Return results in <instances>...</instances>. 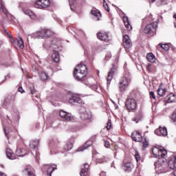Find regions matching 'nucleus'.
I'll use <instances>...</instances> for the list:
<instances>
[{
  "mask_svg": "<svg viewBox=\"0 0 176 176\" xmlns=\"http://www.w3.org/2000/svg\"><path fill=\"white\" fill-rule=\"evenodd\" d=\"M155 168H158L157 171L161 173H167L171 171V170H175L176 168V155H171L168 160V165L166 162L162 164H155Z\"/></svg>",
  "mask_w": 176,
  "mask_h": 176,
  "instance_id": "nucleus-1",
  "label": "nucleus"
},
{
  "mask_svg": "<svg viewBox=\"0 0 176 176\" xmlns=\"http://www.w3.org/2000/svg\"><path fill=\"white\" fill-rule=\"evenodd\" d=\"M58 45H60V41H58L57 39H54L52 41L50 45H49V43H45L43 44V47L45 49H52L54 50V53L52 55V58L54 63H58L60 61V54L58 52L56 51L58 49Z\"/></svg>",
  "mask_w": 176,
  "mask_h": 176,
  "instance_id": "nucleus-2",
  "label": "nucleus"
},
{
  "mask_svg": "<svg viewBox=\"0 0 176 176\" xmlns=\"http://www.w3.org/2000/svg\"><path fill=\"white\" fill-rule=\"evenodd\" d=\"M74 75L76 80H83L86 78V75H87V67L86 65L82 63L78 65L74 69Z\"/></svg>",
  "mask_w": 176,
  "mask_h": 176,
  "instance_id": "nucleus-3",
  "label": "nucleus"
},
{
  "mask_svg": "<svg viewBox=\"0 0 176 176\" xmlns=\"http://www.w3.org/2000/svg\"><path fill=\"white\" fill-rule=\"evenodd\" d=\"M131 83V76L130 73H126L124 76L120 80L118 83V87L120 93H124L130 84Z\"/></svg>",
  "mask_w": 176,
  "mask_h": 176,
  "instance_id": "nucleus-4",
  "label": "nucleus"
},
{
  "mask_svg": "<svg viewBox=\"0 0 176 176\" xmlns=\"http://www.w3.org/2000/svg\"><path fill=\"white\" fill-rule=\"evenodd\" d=\"M152 153L157 159H164L167 155V151H166V149L160 148L157 146L152 148Z\"/></svg>",
  "mask_w": 176,
  "mask_h": 176,
  "instance_id": "nucleus-5",
  "label": "nucleus"
},
{
  "mask_svg": "<svg viewBox=\"0 0 176 176\" xmlns=\"http://www.w3.org/2000/svg\"><path fill=\"white\" fill-rule=\"evenodd\" d=\"M52 35V31L47 29H43L38 32H36L34 34L35 38H38V39H43L45 38H49Z\"/></svg>",
  "mask_w": 176,
  "mask_h": 176,
  "instance_id": "nucleus-6",
  "label": "nucleus"
},
{
  "mask_svg": "<svg viewBox=\"0 0 176 176\" xmlns=\"http://www.w3.org/2000/svg\"><path fill=\"white\" fill-rule=\"evenodd\" d=\"M125 105L127 111H129V112H131V111H134V109L137 108V102H135V100L133 98H129L126 101Z\"/></svg>",
  "mask_w": 176,
  "mask_h": 176,
  "instance_id": "nucleus-7",
  "label": "nucleus"
},
{
  "mask_svg": "<svg viewBox=\"0 0 176 176\" xmlns=\"http://www.w3.org/2000/svg\"><path fill=\"white\" fill-rule=\"evenodd\" d=\"M50 6V0H38L34 3V7L37 9H45Z\"/></svg>",
  "mask_w": 176,
  "mask_h": 176,
  "instance_id": "nucleus-8",
  "label": "nucleus"
},
{
  "mask_svg": "<svg viewBox=\"0 0 176 176\" xmlns=\"http://www.w3.org/2000/svg\"><path fill=\"white\" fill-rule=\"evenodd\" d=\"M157 28V23L153 22L148 25H147L144 29V34H151V32L155 31Z\"/></svg>",
  "mask_w": 176,
  "mask_h": 176,
  "instance_id": "nucleus-9",
  "label": "nucleus"
},
{
  "mask_svg": "<svg viewBox=\"0 0 176 176\" xmlns=\"http://www.w3.org/2000/svg\"><path fill=\"white\" fill-rule=\"evenodd\" d=\"M59 115L62 119H64V120H66L67 122H71L74 120V116L72 114L67 111L62 110L59 112Z\"/></svg>",
  "mask_w": 176,
  "mask_h": 176,
  "instance_id": "nucleus-10",
  "label": "nucleus"
},
{
  "mask_svg": "<svg viewBox=\"0 0 176 176\" xmlns=\"http://www.w3.org/2000/svg\"><path fill=\"white\" fill-rule=\"evenodd\" d=\"M115 71H116V67L115 66V65H113L111 67V71L109 72L107 77V87H109V85H111V82L112 80V78H113V74H115Z\"/></svg>",
  "mask_w": 176,
  "mask_h": 176,
  "instance_id": "nucleus-11",
  "label": "nucleus"
},
{
  "mask_svg": "<svg viewBox=\"0 0 176 176\" xmlns=\"http://www.w3.org/2000/svg\"><path fill=\"white\" fill-rule=\"evenodd\" d=\"M122 42H123L124 47L126 49H130V47L133 46V43L131 42L130 37L127 34L123 36Z\"/></svg>",
  "mask_w": 176,
  "mask_h": 176,
  "instance_id": "nucleus-12",
  "label": "nucleus"
},
{
  "mask_svg": "<svg viewBox=\"0 0 176 176\" xmlns=\"http://www.w3.org/2000/svg\"><path fill=\"white\" fill-rule=\"evenodd\" d=\"M131 138L135 142H142V135L141 133L137 131H135L131 134Z\"/></svg>",
  "mask_w": 176,
  "mask_h": 176,
  "instance_id": "nucleus-13",
  "label": "nucleus"
},
{
  "mask_svg": "<svg viewBox=\"0 0 176 176\" xmlns=\"http://www.w3.org/2000/svg\"><path fill=\"white\" fill-rule=\"evenodd\" d=\"M97 37L98 39L103 41L104 42H109V41H111L109 35H108V33L106 32H98L97 34Z\"/></svg>",
  "mask_w": 176,
  "mask_h": 176,
  "instance_id": "nucleus-14",
  "label": "nucleus"
},
{
  "mask_svg": "<svg viewBox=\"0 0 176 176\" xmlns=\"http://www.w3.org/2000/svg\"><path fill=\"white\" fill-rule=\"evenodd\" d=\"M44 168H46L47 170V175L52 176V173H53L54 170H57V165L47 164V165H45Z\"/></svg>",
  "mask_w": 176,
  "mask_h": 176,
  "instance_id": "nucleus-15",
  "label": "nucleus"
},
{
  "mask_svg": "<svg viewBox=\"0 0 176 176\" xmlns=\"http://www.w3.org/2000/svg\"><path fill=\"white\" fill-rule=\"evenodd\" d=\"M155 134L160 135V137H165L167 135V128L160 126L155 131Z\"/></svg>",
  "mask_w": 176,
  "mask_h": 176,
  "instance_id": "nucleus-16",
  "label": "nucleus"
},
{
  "mask_svg": "<svg viewBox=\"0 0 176 176\" xmlns=\"http://www.w3.org/2000/svg\"><path fill=\"white\" fill-rule=\"evenodd\" d=\"M80 118L82 120H84L85 126H87V124L91 122V120L90 119V115H89L87 112L82 113Z\"/></svg>",
  "mask_w": 176,
  "mask_h": 176,
  "instance_id": "nucleus-17",
  "label": "nucleus"
},
{
  "mask_svg": "<svg viewBox=\"0 0 176 176\" xmlns=\"http://www.w3.org/2000/svg\"><path fill=\"white\" fill-rule=\"evenodd\" d=\"M69 104H75V102L82 104V99L78 95H74L69 99Z\"/></svg>",
  "mask_w": 176,
  "mask_h": 176,
  "instance_id": "nucleus-18",
  "label": "nucleus"
},
{
  "mask_svg": "<svg viewBox=\"0 0 176 176\" xmlns=\"http://www.w3.org/2000/svg\"><path fill=\"white\" fill-rule=\"evenodd\" d=\"M123 23L127 31H131L133 30V26H131V25L130 24V21H129V17L124 16Z\"/></svg>",
  "mask_w": 176,
  "mask_h": 176,
  "instance_id": "nucleus-19",
  "label": "nucleus"
},
{
  "mask_svg": "<svg viewBox=\"0 0 176 176\" xmlns=\"http://www.w3.org/2000/svg\"><path fill=\"white\" fill-rule=\"evenodd\" d=\"M6 155L8 159H10L11 160H14V159H16V157L15 154L14 153L13 151L10 148H7L6 150Z\"/></svg>",
  "mask_w": 176,
  "mask_h": 176,
  "instance_id": "nucleus-20",
  "label": "nucleus"
},
{
  "mask_svg": "<svg viewBox=\"0 0 176 176\" xmlns=\"http://www.w3.org/2000/svg\"><path fill=\"white\" fill-rule=\"evenodd\" d=\"M16 155L19 157L25 156L27 155V150L24 148H17Z\"/></svg>",
  "mask_w": 176,
  "mask_h": 176,
  "instance_id": "nucleus-21",
  "label": "nucleus"
},
{
  "mask_svg": "<svg viewBox=\"0 0 176 176\" xmlns=\"http://www.w3.org/2000/svg\"><path fill=\"white\" fill-rule=\"evenodd\" d=\"M23 172L25 174H28V176H35L34 170L30 166H28L26 168H25Z\"/></svg>",
  "mask_w": 176,
  "mask_h": 176,
  "instance_id": "nucleus-22",
  "label": "nucleus"
},
{
  "mask_svg": "<svg viewBox=\"0 0 176 176\" xmlns=\"http://www.w3.org/2000/svg\"><path fill=\"white\" fill-rule=\"evenodd\" d=\"M0 12H2L6 17L9 16V12H8V9H6L5 4L2 1H0Z\"/></svg>",
  "mask_w": 176,
  "mask_h": 176,
  "instance_id": "nucleus-23",
  "label": "nucleus"
},
{
  "mask_svg": "<svg viewBox=\"0 0 176 176\" xmlns=\"http://www.w3.org/2000/svg\"><path fill=\"white\" fill-rule=\"evenodd\" d=\"M93 144V142L91 141H88L83 146L80 147L78 150L77 152H83L85 149H87L89 146H91Z\"/></svg>",
  "mask_w": 176,
  "mask_h": 176,
  "instance_id": "nucleus-24",
  "label": "nucleus"
},
{
  "mask_svg": "<svg viewBox=\"0 0 176 176\" xmlns=\"http://www.w3.org/2000/svg\"><path fill=\"white\" fill-rule=\"evenodd\" d=\"M70 9L71 10H75V8H76V6L78 5V1L77 0H68Z\"/></svg>",
  "mask_w": 176,
  "mask_h": 176,
  "instance_id": "nucleus-25",
  "label": "nucleus"
},
{
  "mask_svg": "<svg viewBox=\"0 0 176 176\" xmlns=\"http://www.w3.org/2000/svg\"><path fill=\"white\" fill-rule=\"evenodd\" d=\"M166 100L168 102H174L176 100V95L174 94H170L166 96Z\"/></svg>",
  "mask_w": 176,
  "mask_h": 176,
  "instance_id": "nucleus-26",
  "label": "nucleus"
},
{
  "mask_svg": "<svg viewBox=\"0 0 176 176\" xmlns=\"http://www.w3.org/2000/svg\"><path fill=\"white\" fill-rule=\"evenodd\" d=\"M123 169L124 170V171L130 172L131 171V170H133V165L131 164V163L127 162L124 164Z\"/></svg>",
  "mask_w": 176,
  "mask_h": 176,
  "instance_id": "nucleus-27",
  "label": "nucleus"
},
{
  "mask_svg": "<svg viewBox=\"0 0 176 176\" xmlns=\"http://www.w3.org/2000/svg\"><path fill=\"white\" fill-rule=\"evenodd\" d=\"M146 59L149 63H155L156 61V58L155 57V55L152 53H149L147 54Z\"/></svg>",
  "mask_w": 176,
  "mask_h": 176,
  "instance_id": "nucleus-28",
  "label": "nucleus"
},
{
  "mask_svg": "<svg viewBox=\"0 0 176 176\" xmlns=\"http://www.w3.org/2000/svg\"><path fill=\"white\" fill-rule=\"evenodd\" d=\"M142 119V114L141 113H137L135 117L132 118L133 122H135L136 123H138L140 120Z\"/></svg>",
  "mask_w": 176,
  "mask_h": 176,
  "instance_id": "nucleus-29",
  "label": "nucleus"
},
{
  "mask_svg": "<svg viewBox=\"0 0 176 176\" xmlns=\"http://www.w3.org/2000/svg\"><path fill=\"white\" fill-rule=\"evenodd\" d=\"M91 12L93 16L98 18V20H100V17H101V12L97 10H92Z\"/></svg>",
  "mask_w": 176,
  "mask_h": 176,
  "instance_id": "nucleus-30",
  "label": "nucleus"
},
{
  "mask_svg": "<svg viewBox=\"0 0 176 176\" xmlns=\"http://www.w3.org/2000/svg\"><path fill=\"white\" fill-rule=\"evenodd\" d=\"M23 12L25 14H27V16H29L31 19H34V17H35V14L30 10H23Z\"/></svg>",
  "mask_w": 176,
  "mask_h": 176,
  "instance_id": "nucleus-31",
  "label": "nucleus"
},
{
  "mask_svg": "<svg viewBox=\"0 0 176 176\" xmlns=\"http://www.w3.org/2000/svg\"><path fill=\"white\" fill-rule=\"evenodd\" d=\"M39 76L41 80H47L49 79V74L46 72H41Z\"/></svg>",
  "mask_w": 176,
  "mask_h": 176,
  "instance_id": "nucleus-32",
  "label": "nucleus"
},
{
  "mask_svg": "<svg viewBox=\"0 0 176 176\" xmlns=\"http://www.w3.org/2000/svg\"><path fill=\"white\" fill-rule=\"evenodd\" d=\"M39 144V141L38 140H32L30 143V148L35 149V148H38V145Z\"/></svg>",
  "mask_w": 176,
  "mask_h": 176,
  "instance_id": "nucleus-33",
  "label": "nucleus"
},
{
  "mask_svg": "<svg viewBox=\"0 0 176 176\" xmlns=\"http://www.w3.org/2000/svg\"><path fill=\"white\" fill-rule=\"evenodd\" d=\"M17 43H18V46H19V47H20V49H24V41H23V38L19 37L17 39Z\"/></svg>",
  "mask_w": 176,
  "mask_h": 176,
  "instance_id": "nucleus-34",
  "label": "nucleus"
},
{
  "mask_svg": "<svg viewBox=\"0 0 176 176\" xmlns=\"http://www.w3.org/2000/svg\"><path fill=\"white\" fill-rule=\"evenodd\" d=\"M157 94L160 97H163L166 94V89L159 88L157 89Z\"/></svg>",
  "mask_w": 176,
  "mask_h": 176,
  "instance_id": "nucleus-35",
  "label": "nucleus"
},
{
  "mask_svg": "<svg viewBox=\"0 0 176 176\" xmlns=\"http://www.w3.org/2000/svg\"><path fill=\"white\" fill-rule=\"evenodd\" d=\"M160 46L166 52L170 50V45L168 44H160Z\"/></svg>",
  "mask_w": 176,
  "mask_h": 176,
  "instance_id": "nucleus-36",
  "label": "nucleus"
},
{
  "mask_svg": "<svg viewBox=\"0 0 176 176\" xmlns=\"http://www.w3.org/2000/svg\"><path fill=\"white\" fill-rule=\"evenodd\" d=\"M72 143L67 144L65 146V151H71V149H72Z\"/></svg>",
  "mask_w": 176,
  "mask_h": 176,
  "instance_id": "nucleus-37",
  "label": "nucleus"
},
{
  "mask_svg": "<svg viewBox=\"0 0 176 176\" xmlns=\"http://www.w3.org/2000/svg\"><path fill=\"white\" fill-rule=\"evenodd\" d=\"M112 128V122H111V120H108V122L107 124L106 129L109 131Z\"/></svg>",
  "mask_w": 176,
  "mask_h": 176,
  "instance_id": "nucleus-38",
  "label": "nucleus"
},
{
  "mask_svg": "<svg viewBox=\"0 0 176 176\" xmlns=\"http://www.w3.org/2000/svg\"><path fill=\"white\" fill-rule=\"evenodd\" d=\"M135 158L137 163H138L140 160H141V156L140 155V153H138V152H136V153L135 154Z\"/></svg>",
  "mask_w": 176,
  "mask_h": 176,
  "instance_id": "nucleus-39",
  "label": "nucleus"
},
{
  "mask_svg": "<svg viewBox=\"0 0 176 176\" xmlns=\"http://www.w3.org/2000/svg\"><path fill=\"white\" fill-rule=\"evenodd\" d=\"M149 145V143L148 142V141H146V140H145L143 142H142V146L143 148L145 149V148H148V146Z\"/></svg>",
  "mask_w": 176,
  "mask_h": 176,
  "instance_id": "nucleus-40",
  "label": "nucleus"
},
{
  "mask_svg": "<svg viewBox=\"0 0 176 176\" xmlns=\"http://www.w3.org/2000/svg\"><path fill=\"white\" fill-rule=\"evenodd\" d=\"M150 98L153 100H156V96L153 91H150Z\"/></svg>",
  "mask_w": 176,
  "mask_h": 176,
  "instance_id": "nucleus-41",
  "label": "nucleus"
},
{
  "mask_svg": "<svg viewBox=\"0 0 176 176\" xmlns=\"http://www.w3.org/2000/svg\"><path fill=\"white\" fill-rule=\"evenodd\" d=\"M171 120L174 123H176V113H174L171 116Z\"/></svg>",
  "mask_w": 176,
  "mask_h": 176,
  "instance_id": "nucleus-42",
  "label": "nucleus"
},
{
  "mask_svg": "<svg viewBox=\"0 0 176 176\" xmlns=\"http://www.w3.org/2000/svg\"><path fill=\"white\" fill-rule=\"evenodd\" d=\"M104 146H105V148H110L111 147V144L109 143V141H105L104 142Z\"/></svg>",
  "mask_w": 176,
  "mask_h": 176,
  "instance_id": "nucleus-43",
  "label": "nucleus"
},
{
  "mask_svg": "<svg viewBox=\"0 0 176 176\" xmlns=\"http://www.w3.org/2000/svg\"><path fill=\"white\" fill-rule=\"evenodd\" d=\"M7 35H8L9 38H10V41L12 42V43H14V39H13V38L12 37V35L9 34V32H6Z\"/></svg>",
  "mask_w": 176,
  "mask_h": 176,
  "instance_id": "nucleus-44",
  "label": "nucleus"
},
{
  "mask_svg": "<svg viewBox=\"0 0 176 176\" xmlns=\"http://www.w3.org/2000/svg\"><path fill=\"white\" fill-rule=\"evenodd\" d=\"M30 91H31V94H35V87H30Z\"/></svg>",
  "mask_w": 176,
  "mask_h": 176,
  "instance_id": "nucleus-45",
  "label": "nucleus"
},
{
  "mask_svg": "<svg viewBox=\"0 0 176 176\" xmlns=\"http://www.w3.org/2000/svg\"><path fill=\"white\" fill-rule=\"evenodd\" d=\"M109 58H111V54L110 53L106 54V56H105L106 60H109Z\"/></svg>",
  "mask_w": 176,
  "mask_h": 176,
  "instance_id": "nucleus-46",
  "label": "nucleus"
},
{
  "mask_svg": "<svg viewBox=\"0 0 176 176\" xmlns=\"http://www.w3.org/2000/svg\"><path fill=\"white\" fill-rule=\"evenodd\" d=\"M18 91H19V93H24V89H23V87H19V89H18Z\"/></svg>",
  "mask_w": 176,
  "mask_h": 176,
  "instance_id": "nucleus-47",
  "label": "nucleus"
},
{
  "mask_svg": "<svg viewBox=\"0 0 176 176\" xmlns=\"http://www.w3.org/2000/svg\"><path fill=\"white\" fill-rule=\"evenodd\" d=\"M25 6V4L24 3H19V8H22V9H24Z\"/></svg>",
  "mask_w": 176,
  "mask_h": 176,
  "instance_id": "nucleus-48",
  "label": "nucleus"
},
{
  "mask_svg": "<svg viewBox=\"0 0 176 176\" xmlns=\"http://www.w3.org/2000/svg\"><path fill=\"white\" fill-rule=\"evenodd\" d=\"M97 163H103L104 162V160L103 159H98L96 160Z\"/></svg>",
  "mask_w": 176,
  "mask_h": 176,
  "instance_id": "nucleus-49",
  "label": "nucleus"
},
{
  "mask_svg": "<svg viewBox=\"0 0 176 176\" xmlns=\"http://www.w3.org/2000/svg\"><path fill=\"white\" fill-rule=\"evenodd\" d=\"M104 8L106 9V10H107V12H109V8L108 7V5L107 4H104Z\"/></svg>",
  "mask_w": 176,
  "mask_h": 176,
  "instance_id": "nucleus-50",
  "label": "nucleus"
},
{
  "mask_svg": "<svg viewBox=\"0 0 176 176\" xmlns=\"http://www.w3.org/2000/svg\"><path fill=\"white\" fill-rule=\"evenodd\" d=\"M100 176H107V173L104 171H102L100 174Z\"/></svg>",
  "mask_w": 176,
  "mask_h": 176,
  "instance_id": "nucleus-51",
  "label": "nucleus"
},
{
  "mask_svg": "<svg viewBox=\"0 0 176 176\" xmlns=\"http://www.w3.org/2000/svg\"><path fill=\"white\" fill-rule=\"evenodd\" d=\"M36 160H38V157H39V154H38V153H36Z\"/></svg>",
  "mask_w": 176,
  "mask_h": 176,
  "instance_id": "nucleus-52",
  "label": "nucleus"
},
{
  "mask_svg": "<svg viewBox=\"0 0 176 176\" xmlns=\"http://www.w3.org/2000/svg\"><path fill=\"white\" fill-rule=\"evenodd\" d=\"M0 176H6V175L2 172H0Z\"/></svg>",
  "mask_w": 176,
  "mask_h": 176,
  "instance_id": "nucleus-53",
  "label": "nucleus"
},
{
  "mask_svg": "<svg viewBox=\"0 0 176 176\" xmlns=\"http://www.w3.org/2000/svg\"><path fill=\"white\" fill-rule=\"evenodd\" d=\"M147 69H148V71H151V65H148L147 66Z\"/></svg>",
  "mask_w": 176,
  "mask_h": 176,
  "instance_id": "nucleus-54",
  "label": "nucleus"
},
{
  "mask_svg": "<svg viewBox=\"0 0 176 176\" xmlns=\"http://www.w3.org/2000/svg\"><path fill=\"white\" fill-rule=\"evenodd\" d=\"M173 175H174L175 176H176V170H175V171H173Z\"/></svg>",
  "mask_w": 176,
  "mask_h": 176,
  "instance_id": "nucleus-55",
  "label": "nucleus"
},
{
  "mask_svg": "<svg viewBox=\"0 0 176 176\" xmlns=\"http://www.w3.org/2000/svg\"><path fill=\"white\" fill-rule=\"evenodd\" d=\"M2 43H3L2 41H0V46L2 45Z\"/></svg>",
  "mask_w": 176,
  "mask_h": 176,
  "instance_id": "nucleus-56",
  "label": "nucleus"
},
{
  "mask_svg": "<svg viewBox=\"0 0 176 176\" xmlns=\"http://www.w3.org/2000/svg\"><path fill=\"white\" fill-rule=\"evenodd\" d=\"M5 134H6V136L8 135V133L6 132H5Z\"/></svg>",
  "mask_w": 176,
  "mask_h": 176,
  "instance_id": "nucleus-57",
  "label": "nucleus"
},
{
  "mask_svg": "<svg viewBox=\"0 0 176 176\" xmlns=\"http://www.w3.org/2000/svg\"><path fill=\"white\" fill-rule=\"evenodd\" d=\"M152 1V2H155V1H156V0H151Z\"/></svg>",
  "mask_w": 176,
  "mask_h": 176,
  "instance_id": "nucleus-58",
  "label": "nucleus"
},
{
  "mask_svg": "<svg viewBox=\"0 0 176 176\" xmlns=\"http://www.w3.org/2000/svg\"><path fill=\"white\" fill-rule=\"evenodd\" d=\"M145 20H148V17H146V18L145 19Z\"/></svg>",
  "mask_w": 176,
  "mask_h": 176,
  "instance_id": "nucleus-59",
  "label": "nucleus"
},
{
  "mask_svg": "<svg viewBox=\"0 0 176 176\" xmlns=\"http://www.w3.org/2000/svg\"><path fill=\"white\" fill-rule=\"evenodd\" d=\"M175 28H176V25L175 24Z\"/></svg>",
  "mask_w": 176,
  "mask_h": 176,
  "instance_id": "nucleus-60",
  "label": "nucleus"
}]
</instances>
